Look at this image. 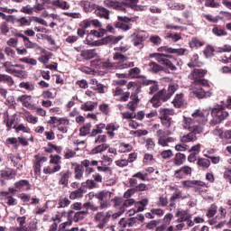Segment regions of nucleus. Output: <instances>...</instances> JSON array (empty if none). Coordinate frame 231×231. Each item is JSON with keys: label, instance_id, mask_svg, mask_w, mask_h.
Instances as JSON below:
<instances>
[{"label": "nucleus", "instance_id": "1", "mask_svg": "<svg viewBox=\"0 0 231 231\" xmlns=\"http://www.w3.org/2000/svg\"><path fill=\"white\" fill-rule=\"evenodd\" d=\"M139 0H105L104 5L107 8H113L117 12H124L127 14V8H131L135 12H143L145 7L143 5H138Z\"/></svg>", "mask_w": 231, "mask_h": 231}, {"label": "nucleus", "instance_id": "2", "mask_svg": "<svg viewBox=\"0 0 231 231\" xmlns=\"http://www.w3.org/2000/svg\"><path fill=\"white\" fill-rule=\"evenodd\" d=\"M88 196H94L96 199H98L100 201L99 208L100 210H104V208H109V202L113 201V196H115V194L108 190H102L96 194L90 192Z\"/></svg>", "mask_w": 231, "mask_h": 231}, {"label": "nucleus", "instance_id": "3", "mask_svg": "<svg viewBox=\"0 0 231 231\" xmlns=\"http://www.w3.org/2000/svg\"><path fill=\"white\" fill-rule=\"evenodd\" d=\"M212 120L211 123L214 125H217V124H221L224 120L228 118V112L225 110V106L222 105H217L211 110Z\"/></svg>", "mask_w": 231, "mask_h": 231}, {"label": "nucleus", "instance_id": "4", "mask_svg": "<svg viewBox=\"0 0 231 231\" xmlns=\"http://www.w3.org/2000/svg\"><path fill=\"white\" fill-rule=\"evenodd\" d=\"M159 115L162 125L166 127V129H170L171 125H172V117L169 116V115H174V110L169 108H160Z\"/></svg>", "mask_w": 231, "mask_h": 231}, {"label": "nucleus", "instance_id": "5", "mask_svg": "<svg viewBox=\"0 0 231 231\" xmlns=\"http://www.w3.org/2000/svg\"><path fill=\"white\" fill-rule=\"evenodd\" d=\"M154 57L156 60H158V62H161V64H163L164 66L171 69V71H176V69H178L176 65H174V62L169 60L171 59V55H165L164 53H155Z\"/></svg>", "mask_w": 231, "mask_h": 231}, {"label": "nucleus", "instance_id": "6", "mask_svg": "<svg viewBox=\"0 0 231 231\" xmlns=\"http://www.w3.org/2000/svg\"><path fill=\"white\" fill-rule=\"evenodd\" d=\"M184 129L193 133H203V125H196V121L190 117L184 118Z\"/></svg>", "mask_w": 231, "mask_h": 231}, {"label": "nucleus", "instance_id": "7", "mask_svg": "<svg viewBox=\"0 0 231 231\" xmlns=\"http://www.w3.org/2000/svg\"><path fill=\"white\" fill-rule=\"evenodd\" d=\"M118 22L114 23V26L116 28H119V30H123V32H127V30H131V25L127 24V23H131L133 18H129L127 16H118Z\"/></svg>", "mask_w": 231, "mask_h": 231}, {"label": "nucleus", "instance_id": "8", "mask_svg": "<svg viewBox=\"0 0 231 231\" xmlns=\"http://www.w3.org/2000/svg\"><path fill=\"white\" fill-rule=\"evenodd\" d=\"M182 186L184 189H196V190L198 192H201V189H203V187H205V182L201 181V180H184L182 181Z\"/></svg>", "mask_w": 231, "mask_h": 231}, {"label": "nucleus", "instance_id": "9", "mask_svg": "<svg viewBox=\"0 0 231 231\" xmlns=\"http://www.w3.org/2000/svg\"><path fill=\"white\" fill-rule=\"evenodd\" d=\"M176 93V87L174 85H171L168 89L160 90L157 95L159 98L162 100V102H167L171 97H172Z\"/></svg>", "mask_w": 231, "mask_h": 231}, {"label": "nucleus", "instance_id": "10", "mask_svg": "<svg viewBox=\"0 0 231 231\" xmlns=\"http://www.w3.org/2000/svg\"><path fill=\"white\" fill-rule=\"evenodd\" d=\"M72 174L73 173L69 170L60 172V179L58 181L59 185H61L62 187H68V185L69 184V178H71Z\"/></svg>", "mask_w": 231, "mask_h": 231}, {"label": "nucleus", "instance_id": "11", "mask_svg": "<svg viewBox=\"0 0 231 231\" xmlns=\"http://www.w3.org/2000/svg\"><path fill=\"white\" fill-rule=\"evenodd\" d=\"M207 73V69H194L189 75V79H190V80H193V82H196L197 80L203 79V77H205Z\"/></svg>", "mask_w": 231, "mask_h": 231}, {"label": "nucleus", "instance_id": "12", "mask_svg": "<svg viewBox=\"0 0 231 231\" xmlns=\"http://www.w3.org/2000/svg\"><path fill=\"white\" fill-rule=\"evenodd\" d=\"M198 134H201V133L189 131V134H184L180 137V142L182 143H189V142H196L198 140Z\"/></svg>", "mask_w": 231, "mask_h": 231}, {"label": "nucleus", "instance_id": "13", "mask_svg": "<svg viewBox=\"0 0 231 231\" xmlns=\"http://www.w3.org/2000/svg\"><path fill=\"white\" fill-rule=\"evenodd\" d=\"M93 10H95L96 15L97 17H103L104 19H109V10L106 9V7H102L98 5H92Z\"/></svg>", "mask_w": 231, "mask_h": 231}, {"label": "nucleus", "instance_id": "14", "mask_svg": "<svg viewBox=\"0 0 231 231\" xmlns=\"http://www.w3.org/2000/svg\"><path fill=\"white\" fill-rule=\"evenodd\" d=\"M176 217H178V223H183V221H187L192 217V215L189 212V210L179 209L176 212Z\"/></svg>", "mask_w": 231, "mask_h": 231}, {"label": "nucleus", "instance_id": "15", "mask_svg": "<svg viewBox=\"0 0 231 231\" xmlns=\"http://www.w3.org/2000/svg\"><path fill=\"white\" fill-rule=\"evenodd\" d=\"M193 95H195L197 98H208L209 97H212V92L205 91L202 88H195L193 89Z\"/></svg>", "mask_w": 231, "mask_h": 231}, {"label": "nucleus", "instance_id": "16", "mask_svg": "<svg viewBox=\"0 0 231 231\" xmlns=\"http://www.w3.org/2000/svg\"><path fill=\"white\" fill-rule=\"evenodd\" d=\"M0 176L3 180H15L17 172L14 170H3L0 171Z\"/></svg>", "mask_w": 231, "mask_h": 231}, {"label": "nucleus", "instance_id": "17", "mask_svg": "<svg viewBox=\"0 0 231 231\" xmlns=\"http://www.w3.org/2000/svg\"><path fill=\"white\" fill-rule=\"evenodd\" d=\"M14 188L17 190H30V189H32V185H30V181L22 180L14 183Z\"/></svg>", "mask_w": 231, "mask_h": 231}, {"label": "nucleus", "instance_id": "18", "mask_svg": "<svg viewBox=\"0 0 231 231\" xmlns=\"http://www.w3.org/2000/svg\"><path fill=\"white\" fill-rule=\"evenodd\" d=\"M189 196H181V191L177 189L170 199V207H176V199H187Z\"/></svg>", "mask_w": 231, "mask_h": 231}, {"label": "nucleus", "instance_id": "19", "mask_svg": "<svg viewBox=\"0 0 231 231\" xmlns=\"http://www.w3.org/2000/svg\"><path fill=\"white\" fill-rule=\"evenodd\" d=\"M94 219L98 223L97 228H100L101 230L106 228V222H104L105 213L103 211L97 212L95 215Z\"/></svg>", "mask_w": 231, "mask_h": 231}, {"label": "nucleus", "instance_id": "20", "mask_svg": "<svg viewBox=\"0 0 231 231\" xmlns=\"http://www.w3.org/2000/svg\"><path fill=\"white\" fill-rule=\"evenodd\" d=\"M17 102H21L23 107L30 109L32 107V97L28 95H23L17 97Z\"/></svg>", "mask_w": 231, "mask_h": 231}, {"label": "nucleus", "instance_id": "21", "mask_svg": "<svg viewBox=\"0 0 231 231\" xmlns=\"http://www.w3.org/2000/svg\"><path fill=\"white\" fill-rule=\"evenodd\" d=\"M159 51H167L168 53H177V55H185L186 49H172L171 47H161Z\"/></svg>", "mask_w": 231, "mask_h": 231}, {"label": "nucleus", "instance_id": "22", "mask_svg": "<svg viewBox=\"0 0 231 231\" xmlns=\"http://www.w3.org/2000/svg\"><path fill=\"white\" fill-rule=\"evenodd\" d=\"M143 86H150V92L149 95H154L156 91H158L159 87H158V82L155 80H145L143 82Z\"/></svg>", "mask_w": 231, "mask_h": 231}, {"label": "nucleus", "instance_id": "23", "mask_svg": "<svg viewBox=\"0 0 231 231\" xmlns=\"http://www.w3.org/2000/svg\"><path fill=\"white\" fill-rule=\"evenodd\" d=\"M80 57L85 59V60H91L97 57V52L95 50H85L80 51Z\"/></svg>", "mask_w": 231, "mask_h": 231}, {"label": "nucleus", "instance_id": "24", "mask_svg": "<svg viewBox=\"0 0 231 231\" xmlns=\"http://www.w3.org/2000/svg\"><path fill=\"white\" fill-rule=\"evenodd\" d=\"M186 161L187 155L181 152L176 153L175 158L173 159L174 165H177V167H180V165H183Z\"/></svg>", "mask_w": 231, "mask_h": 231}, {"label": "nucleus", "instance_id": "25", "mask_svg": "<svg viewBox=\"0 0 231 231\" xmlns=\"http://www.w3.org/2000/svg\"><path fill=\"white\" fill-rule=\"evenodd\" d=\"M88 214H89V210H82V211L76 212L74 214L72 220L74 221V223H79V221L84 220L88 216Z\"/></svg>", "mask_w": 231, "mask_h": 231}, {"label": "nucleus", "instance_id": "26", "mask_svg": "<svg viewBox=\"0 0 231 231\" xmlns=\"http://www.w3.org/2000/svg\"><path fill=\"white\" fill-rule=\"evenodd\" d=\"M52 5L58 6V8H61V10H69L70 8L69 4L64 0H53Z\"/></svg>", "mask_w": 231, "mask_h": 231}, {"label": "nucleus", "instance_id": "27", "mask_svg": "<svg viewBox=\"0 0 231 231\" xmlns=\"http://www.w3.org/2000/svg\"><path fill=\"white\" fill-rule=\"evenodd\" d=\"M107 149H109V144L102 143L96 146L94 149H92L91 154H98L100 152H104L105 151H107Z\"/></svg>", "mask_w": 231, "mask_h": 231}, {"label": "nucleus", "instance_id": "28", "mask_svg": "<svg viewBox=\"0 0 231 231\" xmlns=\"http://www.w3.org/2000/svg\"><path fill=\"white\" fill-rule=\"evenodd\" d=\"M122 39H124L123 36L109 35L105 37V44H116L119 41H122Z\"/></svg>", "mask_w": 231, "mask_h": 231}, {"label": "nucleus", "instance_id": "29", "mask_svg": "<svg viewBox=\"0 0 231 231\" xmlns=\"http://www.w3.org/2000/svg\"><path fill=\"white\" fill-rule=\"evenodd\" d=\"M149 205V199H143L142 200L135 203V207L137 208V212H143L145 210V207Z\"/></svg>", "mask_w": 231, "mask_h": 231}, {"label": "nucleus", "instance_id": "30", "mask_svg": "<svg viewBox=\"0 0 231 231\" xmlns=\"http://www.w3.org/2000/svg\"><path fill=\"white\" fill-rule=\"evenodd\" d=\"M0 82H5V84H7V86H14V84H15V82L14 81V79L6 74H0Z\"/></svg>", "mask_w": 231, "mask_h": 231}, {"label": "nucleus", "instance_id": "31", "mask_svg": "<svg viewBox=\"0 0 231 231\" xmlns=\"http://www.w3.org/2000/svg\"><path fill=\"white\" fill-rule=\"evenodd\" d=\"M80 6L83 7V9L86 11V12H92L93 9V6H97V4H91V2L89 1H81L79 3Z\"/></svg>", "mask_w": 231, "mask_h": 231}, {"label": "nucleus", "instance_id": "32", "mask_svg": "<svg viewBox=\"0 0 231 231\" xmlns=\"http://www.w3.org/2000/svg\"><path fill=\"white\" fill-rule=\"evenodd\" d=\"M75 180H82V176H84V170L80 164H77L74 168Z\"/></svg>", "mask_w": 231, "mask_h": 231}, {"label": "nucleus", "instance_id": "33", "mask_svg": "<svg viewBox=\"0 0 231 231\" xmlns=\"http://www.w3.org/2000/svg\"><path fill=\"white\" fill-rule=\"evenodd\" d=\"M172 104L174 106V107H181V106H183V94H178L176 95L175 98L172 101Z\"/></svg>", "mask_w": 231, "mask_h": 231}, {"label": "nucleus", "instance_id": "34", "mask_svg": "<svg viewBox=\"0 0 231 231\" xmlns=\"http://www.w3.org/2000/svg\"><path fill=\"white\" fill-rule=\"evenodd\" d=\"M197 165L198 167H201L202 169H208V167H210V160L205 158H199Z\"/></svg>", "mask_w": 231, "mask_h": 231}, {"label": "nucleus", "instance_id": "35", "mask_svg": "<svg viewBox=\"0 0 231 231\" xmlns=\"http://www.w3.org/2000/svg\"><path fill=\"white\" fill-rule=\"evenodd\" d=\"M32 24V20L26 16H22L18 18V25L20 27H24V26H31Z\"/></svg>", "mask_w": 231, "mask_h": 231}, {"label": "nucleus", "instance_id": "36", "mask_svg": "<svg viewBox=\"0 0 231 231\" xmlns=\"http://www.w3.org/2000/svg\"><path fill=\"white\" fill-rule=\"evenodd\" d=\"M84 190L82 189V188H79L70 193L69 199H79L82 198Z\"/></svg>", "mask_w": 231, "mask_h": 231}, {"label": "nucleus", "instance_id": "37", "mask_svg": "<svg viewBox=\"0 0 231 231\" xmlns=\"http://www.w3.org/2000/svg\"><path fill=\"white\" fill-rule=\"evenodd\" d=\"M6 73H10L11 75H14V73H19V70H15L12 68H14V64H12V62L10 61H5L4 64H3Z\"/></svg>", "mask_w": 231, "mask_h": 231}, {"label": "nucleus", "instance_id": "38", "mask_svg": "<svg viewBox=\"0 0 231 231\" xmlns=\"http://www.w3.org/2000/svg\"><path fill=\"white\" fill-rule=\"evenodd\" d=\"M149 71H151L152 73H158L160 71H162V66H160L158 63L154 62V61H151L149 64Z\"/></svg>", "mask_w": 231, "mask_h": 231}, {"label": "nucleus", "instance_id": "39", "mask_svg": "<svg viewBox=\"0 0 231 231\" xmlns=\"http://www.w3.org/2000/svg\"><path fill=\"white\" fill-rule=\"evenodd\" d=\"M151 104L152 105V107H160L162 106V97L158 96L156 93L151 99H150Z\"/></svg>", "mask_w": 231, "mask_h": 231}, {"label": "nucleus", "instance_id": "40", "mask_svg": "<svg viewBox=\"0 0 231 231\" xmlns=\"http://www.w3.org/2000/svg\"><path fill=\"white\" fill-rule=\"evenodd\" d=\"M90 131H91V123H88L79 129V134L80 136H87V134H89Z\"/></svg>", "mask_w": 231, "mask_h": 231}, {"label": "nucleus", "instance_id": "41", "mask_svg": "<svg viewBox=\"0 0 231 231\" xmlns=\"http://www.w3.org/2000/svg\"><path fill=\"white\" fill-rule=\"evenodd\" d=\"M51 124H60V125H69V121L68 119L64 118H57L55 116L51 117Z\"/></svg>", "mask_w": 231, "mask_h": 231}, {"label": "nucleus", "instance_id": "42", "mask_svg": "<svg viewBox=\"0 0 231 231\" xmlns=\"http://www.w3.org/2000/svg\"><path fill=\"white\" fill-rule=\"evenodd\" d=\"M138 75H140V68L135 67L134 69H131L128 71L127 78L128 79H136V77H138Z\"/></svg>", "mask_w": 231, "mask_h": 231}, {"label": "nucleus", "instance_id": "43", "mask_svg": "<svg viewBox=\"0 0 231 231\" xmlns=\"http://www.w3.org/2000/svg\"><path fill=\"white\" fill-rule=\"evenodd\" d=\"M5 143H6L7 145H13L14 147V149H18L19 148L18 138L9 137V138L6 139Z\"/></svg>", "mask_w": 231, "mask_h": 231}, {"label": "nucleus", "instance_id": "44", "mask_svg": "<svg viewBox=\"0 0 231 231\" xmlns=\"http://www.w3.org/2000/svg\"><path fill=\"white\" fill-rule=\"evenodd\" d=\"M193 118H195L196 122H202L203 119L205 118V114L201 112V110H196L192 114Z\"/></svg>", "mask_w": 231, "mask_h": 231}, {"label": "nucleus", "instance_id": "45", "mask_svg": "<svg viewBox=\"0 0 231 231\" xmlns=\"http://www.w3.org/2000/svg\"><path fill=\"white\" fill-rule=\"evenodd\" d=\"M217 213V206H216V204H212L208 208L206 216L207 217L210 218L213 216H216Z\"/></svg>", "mask_w": 231, "mask_h": 231}, {"label": "nucleus", "instance_id": "46", "mask_svg": "<svg viewBox=\"0 0 231 231\" xmlns=\"http://www.w3.org/2000/svg\"><path fill=\"white\" fill-rule=\"evenodd\" d=\"M212 32H213L214 35H217V37L227 35L226 31H225V29H221L219 27H214L212 29Z\"/></svg>", "mask_w": 231, "mask_h": 231}, {"label": "nucleus", "instance_id": "47", "mask_svg": "<svg viewBox=\"0 0 231 231\" xmlns=\"http://www.w3.org/2000/svg\"><path fill=\"white\" fill-rule=\"evenodd\" d=\"M83 208H86V210L91 209L92 212H97L98 210V206L93 204V202H86L83 204Z\"/></svg>", "mask_w": 231, "mask_h": 231}, {"label": "nucleus", "instance_id": "48", "mask_svg": "<svg viewBox=\"0 0 231 231\" xmlns=\"http://www.w3.org/2000/svg\"><path fill=\"white\" fill-rule=\"evenodd\" d=\"M143 37L142 35H135L134 39V46H139V48H143Z\"/></svg>", "mask_w": 231, "mask_h": 231}, {"label": "nucleus", "instance_id": "49", "mask_svg": "<svg viewBox=\"0 0 231 231\" xmlns=\"http://www.w3.org/2000/svg\"><path fill=\"white\" fill-rule=\"evenodd\" d=\"M133 205H134V199H128L123 202L122 207H120V208H124L125 212L128 207H133Z\"/></svg>", "mask_w": 231, "mask_h": 231}, {"label": "nucleus", "instance_id": "50", "mask_svg": "<svg viewBox=\"0 0 231 231\" xmlns=\"http://www.w3.org/2000/svg\"><path fill=\"white\" fill-rule=\"evenodd\" d=\"M82 187H85L86 189H97V184L95 180H88L85 182H82Z\"/></svg>", "mask_w": 231, "mask_h": 231}, {"label": "nucleus", "instance_id": "51", "mask_svg": "<svg viewBox=\"0 0 231 231\" xmlns=\"http://www.w3.org/2000/svg\"><path fill=\"white\" fill-rule=\"evenodd\" d=\"M114 60H121V62H125L129 58L120 52H116L113 56Z\"/></svg>", "mask_w": 231, "mask_h": 231}, {"label": "nucleus", "instance_id": "52", "mask_svg": "<svg viewBox=\"0 0 231 231\" xmlns=\"http://www.w3.org/2000/svg\"><path fill=\"white\" fill-rule=\"evenodd\" d=\"M161 156L163 160H171L174 153L171 150H164L161 152Z\"/></svg>", "mask_w": 231, "mask_h": 231}, {"label": "nucleus", "instance_id": "53", "mask_svg": "<svg viewBox=\"0 0 231 231\" xmlns=\"http://www.w3.org/2000/svg\"><path fill=\"white\" fill-rule=\"evenodd\" d=\"M20 88H23V89H26L27 91H33L35 89V87L33 84L30 82H22L20 83Z\"/></svg>", "mask_w": 231, "mask_h": 231}, {"label": "nucleus", "instance_id": "54", "mask_svg": "<svg viewBox=\"0 0 231 231\" xmlns=\"http://www.w3.org/2000/svg\"><path fill=\"white\" fill-rule=\"evenodd\" d=\"M190 48H201L203 46V43L199 42L197 38H192L189 42Z\"/></svg>", "mask_w": 231, "mask_h": 231}, {"label": "nucleus", "instance_id": "55", "mask_svg": "<svg viewBox=\"0 0 231 231\" xmlns=\"http://www.w3.org/2000/svg\"><path fill=\"white\" fill-rule=\"evenodd\" d=\"M70 204L71 201L68 198H64L59 201V208H66Z\"/></svg>", "mask_w": 231, "mask_h": 231}, {"label": "nucleus", "instance_id": "56", "mask_svg": "<svg viewBox=\"0 0 231 231\" xmlns=\"http://www.w3.org/2000/svg\"><path fill=\"white\" fill-rule=\"evenodd\" d=\"M205 6L209 8H219V3L216 2V0H206Z\"/></svg>", "mask_w": 231, "mask_h": 231}, {"label": "nucleus", "instance_id": "57", "mask_svg": "<svg viewBox=\"0 0 231 231\" xmlns=\"http://www.w3.org/2000/svg\"><path fill=\"white\" fill-rule=\"evenodd\" d=\"M106 142H107V135L106 134H100L98 135L94 143L98 144V143H106Z\"/></svg>", "mask_w": 231, "mask_h": 231}, {"label": "nucleus", "instance_id": "58", "mask_svg": "<svg viewBox=\"0 0 231 231\" xmlns=\"http://www.w3.org/2000/svg\"><path fill=\"white\" fill-rule=\"evenodd\" d=\"M134 190L135 192H143V190H149V188L147 187V184L140 183L134 188Z\"/></svg>", "mask_w": 231, "mask_h": 231}, {"label": "nucleus", "instance_id": "59", "mask_svg": "<svg viewBox=\"0 0 231 231\" xmlns=\"http://www.w3.org/2000/svg\"><path fill=\"white\" fill-rule=\"evenodd\" d=\"M169 134H171V132L170 131H163L162 129H159L157 132H156V136L158 138V140L162 139V138H165L166 136H169Z\"/></svg>", "mask_w": 231, "mask_h": 231}, {"label": "nucleus", "instance_id": "60", "mask_svg": "<svg viewBox=\"0 0 231 231\" xmlns=\"http://www.w3.org/2000/svg\"><path fill=\"white\" fill-rule=\"evenodd\" d=\"M114 207L115 208H118L120 210V207H122V205H124V199L122 198H118V197H116L114 199Z\"/></svg>", "mask_w": 231, "mask_h": 231}, {"label": "nucleus", "instance_id": "61", "mask_svg": "<svg viewBox=\"0 0 231 231\" xmlns=\"http://www.w3.org/2000/svg\"><path fill=\"white\" fill-rule=\"evenodd\" d=\"M204 55L208 59V57H214V47L212 46H208L204 50Z\"/></svg>", "mask_w": 231, "mask_h": 231}, {"label": "nucleus", "instance_id": "62", "mask_svg": "<svg viewBox=\"0 0 231 231\" xmlns=\"http://www.w3.org/2000/svg\"><path fill=\"white\" fill-rule=\"evenodd\" d=\"M75 154H77V152H75L73 150H69V148H67L65 150L64 158H65V160H69V158H73L75 156Z\"/></svg>", "mask_w": 231, "mask_h": 231}, {"label": "nucleus", "instance_id": "63", "mask_svg": "<svg viewBox=\"0 0 231 231\" xmlns=\"http://www.w3.org/2000/svg\"><path fill=\"white\" fill-rule=\"evenodd\" d=\"M91 25V19H86L79 23L80 28H83V30H87V28H89Z\"/></svg>", "mask_w": 231, "mask_h": 231}, {"label": "nucleus", "instance_id": "64", "mask_svg": "<svg viewBox=\"0 0 231 231\" xmlns=\"http://www.w3.org/2000/svg\"><path fill=\"white\" fill-rule=\"evenodd\" d=\"M34 175L41 176V162H35L33 163Z\"/></svg>", "mask_w": 231, "mask_h": 231}]
</instances>
